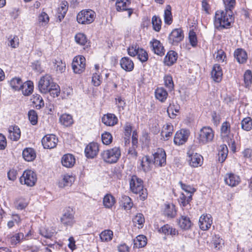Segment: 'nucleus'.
Returning <instances> with one entry per match:
<instances>
[{
    "mask_svg": "<svg viewBox=\"0 0 252 252\" xmlns=\"http://www.w3.org/2000/svg\"><path fill=\"white\" fill-rule=\"evenodd\" d=\"M234 20V17L232 11L218 10L215 14L214 25L219 30L229 29Z\"/></svg>",
    "mask_w": 252,
    "mask_h": 252,
    "instance_id": "obj_1",
    "label": "nucleus"
},
{
    "mask_svg": "<svg viewBox=\"0 0 252 252\" xmlns=\"http://www.w3.org/2000/svg\"><path fill=\"white\" fill-rule=\"evenodd\" d=\"M121 155L120 147H114L112 148L103 151L100 156L105 162L114 163L118 161Z\"/></svg>",
    "mask_w": 252,
    "mask_h": 252,
    "instance_id": "obj_2",
    "label": "nucleus"
},
{
    "mask_svg": "<svg viewBox=\"0 0 252 252\" xmlns=\"http://www.w3.org/2000/svg\"><path fill=\"white\" fill-rule=\"evenodd\" d=\"M130 189L135 194H139L141 199L144 200L147 196V190L143 189L142 180L136 176H132L129 181Z\"/></svg>",
    "mask_w": 252,
    "mask_h": 252,
    "instance_id": "obj_3",
    "label": "nucleus"
},
{
    "mask_svg": "<svg viewBox=\"0 0 252 252\" xmlns=\"http://www.w3.org/2000/svg\"><path fill=\"white\" fill-rule=\"evenodd\" d=\"M96 17L95 12L91 9H84L77 15V21L79 24L88 25L93 23Z\"/></svg>",
    "mask_w": 252,
    "mask_h": 252,
    "instance_id": "obj_4",
    "label": "nucleus"
},
{
    "mask_svg": "<svg viewBox=\"0 0 252 252\" xmlns=\"http://www.w3.org/2000/svg\"><path fill=\"white\" fill-rule=\"evenodd\" d=\"M214 137V132L210 126H204L199 131L198 140L200 144L205 145L211 142Z\"/></svg>",
    "mask_w": 252,
    "mask_h": 252,
    "instance_id": "obj_5",
    "label": "nucleus"
},
{
    "mask_svg": "<svg viewBox=\"0 0 252 252\" xmlns=\"http://www.w3.org/2000/svg\"><path fill=\"white\" fill-rule=\"evenodd\" d=\"M37 181L36 173L31 170H25L20 178V182L22 184L26 185L28 187H33Z\"/></svg>",
    "mask_w": 252,
    "mask_h": 252,
    "instance_id": "obj_6",
    "label": "nucleus"
},
{
    "mask_svg": "<svg viewBox=\"0 0 252 252\" xmlns=\"http://www.w3.org/2000/svg\"><path fill=\"white\" fill-rule=\"evenodd\" d=\"M55 84L53 82L52 78L50 75L46 74L41 77L38 82V88L42 94H46L50 91V87L53 84Z\"/></svg>",
    "mask_w": 252,
    "mask_h": 252,
    "instance_id": "obj_7",
    "label": "nucleus"
},
{
    "mask_svg": "<svg viewBox=\"0 0 252 252\" xmlns=\"http://www.w3.org/2000/svg\"><path fill=\"white\" fill-rule=\"evenodd\" d=\"M86 67V59L82 56H78L74 58L72 63V68L74 73L80 74Z\"/></svg>",
    "mask_w": 252,
    "mask_h": 252,
    "instance_id": "obj_8",
    "label": "nucleus"
},
{
    "mask_svg": "<svg viewBox=\"0 0 252 252\" xmlns=\"http://www.w3.org/2000/svg\"><path fill=\"white\" fill-rule=\"evenodd\" d=\"M188 160L190 166L197 167L202 164L203 158L201 155L189 151L188 153Z\"/></svg>",
    "mask_w": 252,
    "mask_h": 252,
    "instance_id": "obj_9",
    "label": "nucleus"
},
{
    "mask_svg": "<svg viewBox=\"0 0 252 252\" xmlns=\"http://www.w3.org/2000/svg\"><path fill=\"white\" fill-rule=\"evenodd\" d=\"M153 156L154 163L156 165L161 167L166 164V154L163 149H158Z\"/></svg>",
    "mask_w": 252,
    "mask_h": 252,
    "instance_id": "obj_10",
    "label": "nucleus"
},
{
    "mask_svg": "<svg viewBox=\"0 0 252 252\" xmlns=\"http://www.w3.org/2000/svg\"><path fill=\"white\" fill-rule=\"evenodd\" d=\"M98 151V144L95 142H91L86 147L85 156L88 158H94L97 155Z\"/></svg>",
    "mask_w": 252,
    "mask_h": 252,
    "instance_id": "obj_11",
    "label": "nucleus"
},
{
    "mask_svg": "<svg viewBox=\"0 0 252 252\" xmlns=\"http://www.w3.org/2000/svg\"><path fill=\"white\" fill-rule=\"evenodd\" d=\"M184 38V34L181 29L173 30L168 37L169 42L173 45L177 44L181 41Z\"/></svg>",
    "mask_w": 252,
    "mask_h": 252,
    "instance_id": "obj_12",
    "label": "nucleus"
},
{
    "mask_svg": "<svg viewBox=\"0 0 252 252\" xmlns=\"http://www.w3.org/2000/svg\"><path fill=\"white\" fill-rule=\"evenodd\" d=\"M58 139L54 134L45 136L42 139V144L44 148L52 149L55 148L58 143Z\"/></svg>",
    "mask_w": 252,
    "mask_h": 252,
    "instance_id": "obj_13",
    "label": "nucleus"
},
{
    "mask_svg": "<svg viewBox=\"0 0 252 252\" xmlns=\"http://www.w3.org/2000/svg\"><path fill=\"white\" fill-rule=\"evenodd\" d=\"M189 132L185 129H181L177 131L174 136V142L176 145H181L184 144L187 141Z\"/></svg>",
    "mask_w": 252,
    "mask_h": 252,
    "instance_id": "obj_14",
    "label": "nucleus"
},
{
    "mask_svg": "<svg viewBox=\"0 0 252 252\" xmlns=\"http://www.w3.org/2000/svg\"><path fill=\"white\" fill-rule=\"evenodd\" d=\"M213 220L211 215H202L199 220V225L202 230H207L210 228L212 224Z\"/></svg>",
    "mask_w": 252,
    "mask_h": 252,
    "instance_id": "obj_15",
    "label": "nucleus"
},
{
    "mask_svg": "<svg viewBox=\"0 0 252 252\" xmlns=\"http://www.w3.org/2000/svg\"><path fill=\"white\" fill-rule=\"evenodd\" d=\"M62 223L66 226H71L74 223L72 210L67 209L61 218Z\"/></svg>",
    "mask_w": 252,
    "mask_h": 252,
    "instance_id": "obj_16",
    "label": "nucleus"
},
{
    "mask_svg": "<svg viewBox=\"0 0 252 252\" xmlns=\"http://www.w3.org/2000/svg\"><path fill=\"white\" fill-rule=\"evenodd\" d=\"M224 182L230 187H235L240 182V178L234 174L227 173L224 178Z\"/></svg>",
    "mask_w": 252,
    "mask_h": 252,
    "instance_id": "obj_17",
    "label": "nucleus"
},
{
    "mask_svg": "<svg viewBox=\"0 0 252 252\" xmlns=\"http://www.w3.org/2000/svg\"><path fill=\"white\" fill-rule=\"evenodd\" d=\"M150 44L151 45L152 50L155 54L160 56L164 54V49L159 41L154 39L150 42Z\"/></svg>",
    "mask_w": 252,
    "mask_h": 252,
    "instance_id": "obj_18",
    "label": "nucleus"
},
{
    "mask_svg": "<svg viewBox=\"0 0 252 252\" xmlns=\"http://www.w3.org/2000/svg\"><path fill=\"white\" fill-rule=\"evenodd\" d=\"M139 161V168L143 171L146 172L149 171L152 167V161L150 158L147 156H145L140 158Z\"/></svg>",
    "mask_w": 252,
    "mask_h": 252,
    "instance_id": "obj_19",
    "label": "nucleus"
},
{
    "mask_svg": "<svg viewBox=\"0 0 252 252\" xmlns=\"http://www.w3.org/2000/svg\"><path fill=\"white\" fill-rule=\"evenodd\" d=\"M8 132V137L13 141H17L20 137L21 130L18 126H10Z\"/></svg>",
    "mask_w": 252,
    "mask_h": 252,
    "instance_id": "obj_20",
    "label": "nucleus"
},
{
    "mask_svg": "<svg viewBox=\"0 0 252 252\" xmlns=\"http://www.w3.org/2000/svg\"><path fill=\"white\" fill-rule=\"evenodd\" d=\"M211 76L213 79L216 82H220L222 79V71L221 67L218 64L214 65L211 71Z\"/></svg>",
    "mask_w": 252,
    "mask_h": 252,
    "instance_id": "obj_21",
    "label": "nucleus"
},
{
    "mask_svg": "<svg viewBox=\"0 0 252 252\" xmlns=\"http://www.w3.org/2000/svg\"><path fill=\"white\" fill-rule=\"evenodd\" d=\"M102 122L106 126H113L117 124L118 119L114 114H107L102 118Z\"/></svg>",
    "mask_w": 252,
    "mask_h": 252,
    "instance_id": "obj_22",
    "label": "nucleus"
},
{
    "mask_svg": "<svg viewBox=\"0 0 252 252\" xmlns=\"http://www.w3.org/2000/svg\"><path fill=\"white\" fill-rule=\"evenodd\" d=\"M75 163V158L71 154L64 155L62 159L63 165L67 168L73 167Z\"/></svg>",
    "mask_w": 252,
    "mask_h": 252,
    "instance_id": "obj_23",
    "label": "nucleus"
},
{
    "mask_svg": "<svg viewBox=\"0 0 252 252\" xmlns=\"http://www.w3.org/2000/svg\"><path fill=\"white\" fill-rule=\"evenodd\" d=\"M33 88V82L31 81H27L23 83L21 90L24 95L29 96L32 93Z\"/></svg>",
    "mask_w": 252,
    "mask_h": 252,
    "instance_id": "obj_24",
    "label": "nucleus"
},
{
    "mask_svg": "<svg viewBox=\"0 0 252 252\" xmlns=\"http://www.w3.org/2000/svg\"><path fill=\"white\" fill-rule=\"evenodd\" d=\"M180 227L183 229L188 230L190 228L192 223L189 218L187 216H181L177 220Z\"/></svg>",
    "mask_w": 252,
    "mask_h": 252,
    "instance_id": "obj_25",
    "label": "nucleus"
},
{
    "mask_svg": "<svg viewBox=\"0 0 252 252\" xmlns=\"http://www.w3.org/2000/svg\"><path fill=\"white\" fill-rule=\"evenodd\" d=\"M121 67L126 71H130L134 68L133 62L128 57H124L120 61Z\"/></svg>",
    "mask_w": 252,
    "mask_h": 252,
    "instance_id": "obj_26",
    "label": "nucleus"
},
{
    "mask_svg": "<svg viewBox=\"0 0 252 252\" xmlns=\"http://www.w3.org/2000/svg\"><path fill=\"white\" fill-rule=\"evenodd\" d=\"M177 59V54L173 51H170L166 54L164 59V63L167 66L173 64Z\"/></svg>",
    "mask_w": 252,
    "mask_h": 252,
    "instance_id": "obj_27",
    "label": "nucleus"
},
{
    "mask_svg": "<svg viewBox=\"0 0 252 252\" xmlns=\"http://www.w3.org/2000/svg\"><path fill=\"white\" fill-rule=\"evenodd\" d=\"M23 157L27 161H32L36 158L35 151L31 148H25L23 151Z\"/></svg>",
    "mask_w": 252,
    "mask_h": 252,
    "instance_id": "obj_28",
    "label": "nucleus"
},
{
    "mask_svg": "<svg viewBox=\"0 0 252 252\" xmlns=\"http://www.w3.org/2000/svg\"><path fill=\"white\" fill-rule=\"evenodd\" d=\"M159 232H162L166 235H170L172 236H176L178 234V231L169 224L164 225L159 229Z\"/></svg>",
    "mask_w": 252,
    "mask_h": 252,
    "instance_id": "obj_29",
    "label": "nucleus"
},
{
    "mask_svg": "<svg viewBox=\"0 0 252 252\" xmlns=\"http://www.w3.org/2000/svg\"><path fill=\"white\" fill-rule=\"evenodd\" d=\"M23 83L22 80L19 77L13 78L9 81L11 88L14 91H20Z\"/></svg>",
    "mask_w": 252,
    "mask_h": 252,
    "instance_id": "obj_30",
    "label": "nucleus"
},
{
    "mask_svg": "<svg viewBox=\"0 0 252 252\" xmlns=\"http://www.w3.org/2000/svg\"><path fill=\"white\" fill-rule=\"evenodd\" d=\"M234 56L240 63H245L247 59V54L246 51L242 49H237L234 52Z\"/></svg>",
    "mask_w": 252,
    "mask_h": 252,
    "instance_id": "obj_31",
    "label": "nucleus"
},
{
    "mask_svg": "<svg viewBox=\"0 0 252 252\" xmlns=\"http://www.w3.org/2000/svg\"><path fill=\"white\" fill-rule=\"evenodd\" d=\"M74 181V177L68 174H65L63 176L62 180L59 182V186L60 188H64L65 186H70Z\"/></svg>",
    "mask_w": 252,
    "mask_h": 252,
    "instance_id": "obj_32",
    "label": "nucleus"
},
{
    "mask_svg": "<svg viewBox=\"0 0 252 252\" xmlns=\"http://www.w3.org/2000/svg\"><path fill=\"white\" fill-rule=\"evenodd\" d=\"M164 214L168 218H173L176 215L175 206L173 204H166L164 210Z\"/></svg>",
    "mask_w": 252,
    "mask_h": 252,
    "instance_id": "obj_33",
    "label": "nucleus"
},
{
    "mask_svg": "<svg viewBox=\"0 0 252 252\" xmlns=\"http://www.w3.org/2000/svg\"><path fill=\"white\" fill-rule=\"evenodd\" d=\"M68 9V5L67 2H62L57 10V16L60 21L64 17Z\"/></svg>",
    "mask_w": 252,
    "mask_h": 252,
    "instance_id": "obj_34",
    "label": "nucleus"
},
{
    "mask_svg": "<svg viewBox=\"0 0 252 252\" xmlns=\"http://www.w3.org/2000/svg\"><path fill=\"white\" fill-rule=\"evenodd\" d=\"M155 96L161 102H164L166 99L168 93L163 88H158L155 91Z\"/></svg>",
    "mask_w": 252,
    "mask_h": 252,
    "instance_id": "obj_35",
    "label": "nucleus"
},
{
    "mask_svg": "<svg viewBox=\"0 0 252 252\" xmlns=\"http://www.w3.org/2000/svg\"><path fill=\"white\" fill-rule=\"evenodd\" d=\"M56 233L55 229L53 227H41L40 229V234L44 237L50 239Z\"/></svg>",
    "mask_w": 252,
    "mask_h": 252,
    "instance_id": "obj_36",
    "label": "nucleus"
},
{
    "mask_svg": "<svg viewBox=\"0 0 252 252\" xmlns=\"http://www.w3.org/2000/svg\"><path fill=\"white\" fill-rule=\"evenodd\" d=\"M7 237L11 245H15L24 240V235L23 233L20 232L13 236L8 235Z\"/></svg>",
    "mask_w": 252,
    "mask_h": 252,
    "instance_id": "obj_37",
    "label": "nucleus"
},
{
    "mask_svg": "<svg viewBox=\"0 0 252 252\" xmlns=\"http://www.w3.org/2000/svg\"><path fill=\"white\" fill-rule=\"evenodd\" d=\"M173 131V126L170 124H167L163 126L161 135L164 138L168 139L172 135Z\"/></svg>",
    "mask_w": 252,
    "mask_h": 252,
    "instance_id": "obj_38",
    "label": "nucleus"
},
{
    "mask_svg": "<svg viewBox=\"0 0 252 252\" xmlns=\"http://www.w3.org/2000/svg\"><path fill=\"white\" fill-rule=\"evenodd\" d=\"M147 243V238L143 235H138L134 240V246L136 248L144 247Z\"/></svg>",
    "mask_w": 252,
    "mask_h": 252,
    "instance_id": "obj_39",
    "label": "nucleus"
},
{
    "mask_svg": "<svg viewBox=\"0 0 252 252\" xmlns=\"http://www.w3.org/2000/svg\"><path fill=\"white\" fill-rule=\"evenodd\" d=\"M60 122L65 126H69L73 123L71 115L67 114H63L62 115L60 118Z\"/></svg>",
    "mask_w": 252,
    "mask_h": 252,
    "instance_id": "obj_40",
    "label": "nucleus"
},
{
    "mask_svg": "<svg viewBox=\"0 0 252 252\" xmlns=\"http://www.w3.org/2000/svg\"><path fill=\"white\" fill-rule=\"evenodd\" d=\"M115 203L114 197L110 194H107L103 198V204L106 208H111Z\"/></svg>",
    "mask_w": 252,
    "mask_h": 252,
    "instance_id": "obj_41",
    "label": "nucleus"
},
{
    "mask_svg": "<svg viewBox=\"0 0 252 252\" xmlns=\"http://www.w3.org/2000/svg\"><path fill=\"white\" fill-rule=\"evenodd\" d=\"M113 236V232L110 230H105L99 234V237L102 242H108L110 241Z\"/></svg>",
    "mask_w": 252,
    "mask_h": 252,
    "instance_id": "obj_42",
    "label": "nucleus"
},
{
    "mask_svg": "<svg viewBox=\"0 0 252 252\" xmlns=\"http://www.w3.org/2000/svg\"><path fill=\"white\" fill-rule=\"evenodd\" d=\"M130 3V0H117L116 3V9L118 11L126 10Z\"/></svg>",
    "mask_w": 252,
    "mask_h": 252,
    "instance_id": "obj_43",
    "label": "nucleus"
},
{
    "mask_svg": "<svg viewBox=\"0 0 252 252\" xmlns=\"http://www.w3.org/2000/svg\"><path fill=\"white\" fill-rule=\"evenodd\" d=\"M180 110V106L177 104H171L167 108V113L171 118H174L177 115V113H179Z\"/></svg>",
    "mask_w": 252,
    "mask_h": 252,
    "instance_id": "obj_44",
    "label": "nucleus"
},
{
    "mask_svg": "<svg viewBox=\"0 0 252 252\" xmlns=\"http://www.w3.org/2000/svg\"><path fill=\"white\" fill-rule=\"evenodd\" d=\"M227 154L228 149L227 146L225 145H220L218 152L219 161L223 162L226 158Z\"/></svg>",
    "mask_w": 252,
    "mask_h": 252,
    "instance_id": "obj_45",
    "label": "nucleus"
},
{
    "mask_svg": "<svg viewBox=\"0 0 252 252\" xmlns=\"http://www.w3.org/2000/svg\"><path fill=\"white\" fill-rule=\"evenodd\" d=\"M164 20L165 24L170 25L172 22V15L171 13V7L167 5L164 10Z\"/></svg>",
    "mask_w": 252,
    "mask_h": 252,
    "instance_id": "obj_46",
    "label": "nucleus"
},
{
    "mask_svg": "<svg viewBox=\"0 0 252 252\" xmlns=\"http://www.w3.org/2000/svg\"><path fill=\"white\" fill-rule=\"evenodd\" d=\"M75 42L82 46L85 45L88 42L86 35L83 33H78L75 36Z\"/></svg>",
    "mask_w": 252,
    "mask_h": 252,
    "instance_id": "obj_47",
    "label": "nucleus"
},
{
    "mask_svg": "<svg viewBox=\"0 0 252 252\" xmlns=\"http://www.w3.org/2000/svg\"><path fill=\"white\" fill-rule=\"evenodd\" d=\"M242 128L246 131L250 130L252 128V120L250 117L244 118L241 122Z\"/></svg>",
    "mask_w": 252,
    "mask_h": 252,
    "instance_id": "obj_48",
    "label": "nucleus"
},
{
    "mask_svg": "<svg viewBox=\"0 0 252 252\" xmlns=\"http://www.w3.org/2000/svg\"><path fill=\"white\" fill-rule=\"evenodd\" d=\"M38 21L40 25L45 26L49 21V17L46 13L42 12L38 16Z\"/></svg>",
    "mask_w": 252,
    "mask_h": 252,
    "instance_id": "obj_49",
    "label": "nucleus"
},
{
    "mask_svg": "<svg viewBox=\"0 0 252 252\" xmlns=\"http://www.w3.org/2000/svg\"><path fill=\"white\" fill-rule=\"evenodd\" d=\"M191 199L192 195L189 194V195H186L184 193H182L180 197L179 202L181 205L183 207H185L189 204Z\"/></svg>",
    "mask_w": 252,
    "mask_h": 252,
    "instance_id": "obj_50",
    "label": "nucleus"
},
{
    "mask_svg": "<svg viewBox=\"0 0 252 252\" xmlns=\"http://www.w3.org/2000/svg\"><path fill=\"white\" fill-rule=\"evenodd\" d=\"M153 29L156 32H159L161 29V21L159 17L154 16L152 19Z\"/></svg>",
    "mask_w": 252,
    "mask_h": 252,
    "instance_id": "obj_51",
    "label": "nucleus"
},
{
    "mask_svg": "<svg viewBox=\"0 0 252 252\" xmlns=\"http://www.w3.org/2000/svg\"><path fill=\"white\" fill-rule=\"evenodd\" d=\"M121 201L125 210H128L130 209L133 205L131 198L125 195L123 196Z\"/></svg>",
    "mask_w": 252,
    "mask_h": 252,
    "instance_id": "obj_52",
    "label": "nucleus"
},
{
    "mask_svg": "<svg viewBox=\"0 0 252 252\" xmlns=\"http://www.w3.org/2000/svg\"><path fill=\"white\" fill-rule=\"evenodd\" d=\"M113 137L111 134L108 132H105L101 134L102 143L106 145L110 144L112 142Z\"/></svg>",
    "mask_w": 252,
    "mask_h": 252,
    "instance_id": "obj_53",
    "label": "nucleus"
},
{
    "mask_svg": "<svg viewBox=\"0 0 252 252\" xmlns=\"http://www.w3.org/2000/svg\"><path fill=\"white\" fill-rule=\"evenodd\" d=\"M8 46H10L13 48H16L19 45V39L18 37L16 35H14L13 36H10L8 38Z\"/></svg>",
    "mask_w": 252,
    "mask_h": 252,
    "instance_id": "obj_54",
    "label": "nucleus"
},
{
    "mask_svg": "<svg viewBox=\"0 0 252 252\" xmlns=\"http://www.w3.org/2000/svg\"><path fill=\"white\" fill-rule=\"evenodd\" d=\"M230 132V125L228 122H224L221 126V134L223 136H227Z\"/></svg>",
    "mask_w": 252,
    "mask_h": 252,
    "instance_id": "obj_55",
    "label": "nucleus"
},
{
    "mask_svg": "<svg viewBox=\"0 0 252 252\" xmlns=\"http://www.w3.org/2000/svg\"><path fill=\"white\" fill-rule=\"evenodd\" d=\"M133 223L135 224L139 225L138 228L142 227L143 223L145 221V219L143 214L139 213L137 214L133 219Z\"/></svg>",
    "mask_w": 252,
    "mask_h": 252,
    "instance_id": "obj_56",
    "label": "nucleus"
},
{
    "mask_svg": "<svg viewBox=\"0 0 252 252\" xmlns=\"http://www.w3.org/2000/svg\"><path fill=\"white\" fill-rule=\"evenodd\" d=\"M164 81L165 86L169 90L172 91L174 86L172 76L169 75H165L164 77Z\"/></svg>",
    "mask_w": 252,
    "mask_h": 252,
    "instance_id": "obj_57",
    "label": "nucleus"
},
{
    "mask_svg": "<svg viewBox=\"0 0 252 252\" xmlns=\"http://www.w3.org/2000/svg\"><path fill=\"white\" fill-rule=\"evenodd\" d=\"M137 56H138V59L141 62H145L148 59V55L147 52L142 48H139L137 51Z\"/></svg>",
    "mask_w": 252,
    "mask_h": 252,
    "instance_id": "obj_58",
    "label": "nucleus"
},
{
    "mask_svg": "<svg viewBox=\"0 0 252 252\" xmlns=\"http://www.w3.org/2000/svg\"><path fill=\"white\" fill-rule=\"evenodd\" d=\"M51 87H50L51 88H50V91L48 93H49L54 97L58 96L60 93L59 86L55 83L53 84Z\"/></svg>",
    "mask_w": 252,
    "mask_h": 252,
    "instance_id": "obj_59",
    "label": "nucleus"
},
{
    "mask_svg": "<svg viewBox=\"0 0 252 252\" xmlns=\"http://www.w3.org/2000/svg\"><path fill=\"white\" fill-rule=\"evenodd\" d=\"M189 42L192 47H195L197 45V39L196 34L194 31H189Z\"/></svg>",
    "mask_w": 252,
    "mask_h": 252,
    "instance_id": "obj_60",
    "label": "nucleus"
},
{
    "mask_svg": "<svg viewBox=\"0 0 252 252\" xmlns=\"http://www.w3.org/2000/svg\"><path fill=\"white\" fill-rule=\"evenodd\" d=\"M244 79L246 86L248 87L252 82V72L250 70H247L244 75Z\"/></svg>",
    "mask_w": 252,
    "mask_h": 252,
    "instance_id": "obj_61",
    "label": "nucleus"
},
{
    "mask_svg": "<svg viewBox=\"0 0 252 252\" xmlns=\"http://www.w3.org/2000/svg\"><path fill=\"white\" fill-rule=\"evenodd\" d=\"M29 119L32 125H34L37 122V115L34 110H31L29 112Z\"/></svg>",
    "mask_w": 252,
    "mask_h": 252,
    "instance_id": "obj_62",
    "label": "nucleus"
},
{
    "mask_svg": "<svg viewBox=\"0 0 252 252\" xmlns=\"http://www.w3.org/2000/svg\"><path fill=\"white\" fill-rule=\"evenodd\" d=\"M223 1L225 5V10L232 11L236 3L235 0H223Z\"/></svg>",
    "mask_w": 252,
    "mask_h": 252,
    "instance_id": "obj_63",
    "label": "nucleus"
},
{
    "mask_svg": "<svg viewBox=\"0 0 252 252\" xmlns=\"http://www.w3.org/2000/svg\"><path fill=\"white\" fill-rule=\"evenodd\" d=\"M243 157L246 160H248L250 162H252V149L250 148H247L244 150L242 152Z\"/></svg>",
    "mask_w": 252,
    "mask_h": 252,
    "instance_id": "obj_64",
    "label": "nucleus"
}]
</instances>
